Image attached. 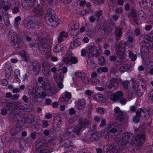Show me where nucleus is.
I'll return each instance as SVG.
<instances>
[{
	"label": "nucleus",
	"instance_id": "nucleus-1",
	"mask_svg": "<svg viewBox=\"0 0 153 153\" xmlns=\"http://www.w3.org/2000/svg\"><path fill=\"white\" fill-rule=\"evenodd\" d=\"M79 123L74 128L69 127L66 130L64 135L66 138H72L75 133L78 135L79 134V131L82 128L88 127L90 125V121L86 118L81 117L79 119Z\"/></svg>",
	"mask_w": 153,
	"mask_h": 153
},
{
	"label": "nucleus",
	"instance_id": "nucleus-2",
	"mask_svg": "<svg viewBox=\"0 0 153 153\" xmlns=\"http://www.w3.org/2000/svg\"><path fill=\"white\" fill-rule=\"evenodd\" d=\"M135 131L137 134L134 140V146L137 149H140L145 140V131L141 128L135 129Z\"/></svg>",
	"mask_w": 153,
	"mask_h": 153
},
{
	"label": "nucleus",
	"instance_id": "nucleus-3",
	"mask_svg": "<svg viewBox=\"0 0 153 153\" xmlns=\"http://www.w3.org/2000/svg\"><path fill=\"white\" fill-rule=\"evenodd\" d=\"M54 11L51 9H48L45 14V20L47 23L52 27H55L59 23V20L53 15Z\"/></svg>",
	"mask_w": 153,
	"mask_h": 153
},
{
	"label": "nucleus",
	"instance_id": "nucleus-4",
	"mask_svg": "<svg viewBox=\"0 0 153 153\" xmlns=\"http://www.w3.org/2000/svg\"><path fill=\"white\" fill-rule=\"evenodd\" d=\"M8 37L13 42V45L15 48H19L21 47L22 43L20 37H18L15 31L12 30H10L8 34Z\"/></svg>",
	"mask_w": 153,
	"mask_h": 153
},
{
	"label": "nucleus",
	"instance_id": "nucleus-5",
	"mask_svg": "<svg viewBox=\"0 0 153 153\" xmlns=\"http://www.w3.org/2000/svg\"><path fill=\"white\" fill-rule=\"evenodd\" d=\"M47 143L42 140H37L36 143V153H50V152L46 149L47 147Z\"/></svg>",
	"mask_w": 153,
	"mask_h": 153
},
{
	"label": "nucleus",
	"instance_id": "nucleus-6",
	"mask_svg": "<svg viewBox=\"0 0 153 153\" xmlns=\"http://www.w3.org/2000/svg\"><path fill=\"white\" fill-rule=\"evenodd\" d=\"M61 122V119L59 116L55 118L53 121V126L51 128V130L55 132L59 131L61 129L60 125Z\"/></svg>",
	"mask_w": 153,
	"mask_h": 153
},
{
	"label": "nucleus",
	"instance_id": "nucleus-7",
	"mask_svg": "<svg viewBox=\"0 0 153 153\" xmlns=\"http://www.w3.org/2000/svg\"><path fill=\"white\" fill-rule=\"evenodd\" d=\"M121 137L125 140L128 141V142L129 143L130 145L134 146L135 137L132 134L128 133H124L122 134Z\"/></svg>",
	"mask_w": 153,
	"mask_h": 153
},
{
	"label": "nucleus",
	"instance_id": "nucleus-8",
	"mask_svg": "<svg viewBox=\"0 0 153 153\" xmlns=\"http://www.w3.org/2000/svg\"><path fill=\"white\" fill-rule=\"evenodd\" d=\"M34 7V9L32 10V14L34 16L37 17H40L42 16L44 12L43 7Z\"/></svg>",
	"mask_w": 153,
	"mask_h": 153
},
{
	"label": "nucleus",
	"instance_id": "nucleus-9",
	"mask_svg": "<svg viewBox=\"0 0 153 153\" xmlns=\"http://www.w3.org/2000/svg\"><path fill=\"white\" fill-rule=\"evenodd\" d=\"M115 115L117 119L120 122L124 121V117L123 112L120 110L119 107H117L114 110Z\"/></svg>",
	"mask_w": 153,
	"mask_h": 153
},
{
	"label": "nucleus",
	"instance_id": "nucleus-10",
	"mask_svg": "<svg viewBox=\"0 0 153 153\" xmlns=\"http://www.w3.org/2000/svg\"><path fill=\"white\" fill-rule=\"evenodd\" d=\"M32 69L35 75L39 74L40 69V64L37 62L34 61L31 62Z\"/></svg>",
	"mask_w": 153,
	"mask_h": 153
},
{
	"label": "nucleus",
	"instance_id": "nucleus-11",
	"mask_svg": "<svg viewBox=\"0 0 153 153\" xmlns=\"http://www.w3.org/2000/svg\"><path fill=\"white\" fill-rule=\"evenodd\" d=\"M71 98V95L70 93L67 92H65L60 97L59 100L60 102L68 103Z\"/></svg>",
	"mask_w": 153,
	"mask_h": 153
},
{
	"label": "nucleus",
	"instance_id": "nucleus-12",
	"mask_svg": "<svg viewBox=\"0 0 153 153\" xmlns=\"http://www.w3.org/2000/svg\"><path fill=\"white\" fill-rule=\"evenodd\" d=\"M127 45V43L126 42L123 40L120 41L117 46L118 53H120L121 54L124 55Z\"/></svg>",
	"mask_w": 153,
	"mask_h": 153
},
{
	"label": "nucleus",
	"instance_id": "nucleus-13",
	"mask_svg": "<svg viewBox=\"0 0 153 153\" xmlns=\"http://www.w3.org/2000/svg\"><path fill=\"white\" fill-rule=\"evenodd\" d=\"M53 75L54 79L57 82H62L63 80L64 75L61 71H57Z\"/></svg>",
	"mask_w": 153,
	"mask_h": 153
},
{
	"label": "nucleus",
	"instance_id": "nucleus-14",
	"mask_svg": "<svg viewBox=\"0 0 153 153\" xmlns=\"http://www.w3.org/2000/svg\"><path fill=\"white\" fill-rule=\"evenodd\" d=\"M61 145L65 147L66 149V150L71 151L72 150L73 145H71V143L68 140H61Z\"/></svg>",
	"mask_w": 153,
	"mask_h": 153
},
{
	"label": "nucleus",
	"instance_id": "nucleus-15",
	"mask_svg": "<svg viewBox=\"0 0 153 153\" xmlns=\"http://www.w3.org/2000/svg\"><path fill=\"white\" fill-rule=\"evenodd\" d=\"M33 21L27 18L25 19L23 24L24 26L28 29L33 28Z\"/></svg>",
	"mask_w": 153,
	"mask_h": 153
},
{
	"label": "nucleus",
	"instance_id": "nucleus-16",
	"mask_svg": "<svg viewBox=\"0 0 153 153\" xmlns=\"http://www.w3.org/2000/svg\"><path fill=\"white\" fill-rule=\"evenodd\" d=\"M128 142V141L125 140L123 139V138L121 137L118 140V145L122 147V149L124 148H128L131 145L130 143Z\"/></svg>",
	"mask_w": 153,
	"mask_h": 153
},
{
	"label": "nucleus",
	"instance_id": "nucleus-17",
	"mask_svg": "<svg viewBox=\"0 0 153 153\" xmlns=\"http://www.w3.org/2000/svg\"><path fill=\"white\" fill-rule=\"evenodd\" d=\"M123 95V94L121 91H118L111 96V99L113 101L116 102L122 97Z\"/></svg>",
	"mask_w": 153,
	"mask_h": 153
},
{
	"label": "nucleus",
	"instance_id": "nucleus-18",
	"mask_svg": "<svg viewBox=\"0 0 153 153\" xmlns=\"http://www.w3.org/2000/svg\"><path fill=\"white\" fill-rule=\"evenodd\" d=\"M111 150L110 151H107L106 153H108V152L110 153H117L118 152H119L120 149H122V147L118 145V144L116 145H113L111 146Z\"/></svg>",
	"mask_w": 153,
	"mask_h": 153
},
{
	"label": "nucleus",
	"instance_id": "nucleus-19",
	"mask_svg": "<svg viewBox=\"0 0 153 153\" xmlns=\"http://www.w3.org/2000/svg\"><path fill=\"white\" fill-rule=\"evenodd\" d=\"M76 75L79 77H80L82 82L85 83H87L89 80L87 76L84 73L80 72V73H76Z\"/></svg>",
	"mask_w": 153,
	"mask_h": 153
},
{
	"label": "nucleus",
	"instance_id": "nucleus-20",
	"mask_svg": "<svg viewBox=\"0 0 153 153\" xmlns=\"http://www.w3.org/2000/svg\"><path fill=\"white\" fill-rule=\"evenodd\" d=\"M11 4L9 2L2 1L0 3V5L1 8L6 12L7 10H9L11 6Z\"/></svg>",
	"mask_w": 153,
	"mask_h": 153
},
{
	"label": "nucleus",
	"instance_id": "nucleus-21",
	"mask_svg": "<svg viewBox=\"0 0 153 153\" xmlns=\"http://www.w3.org/2000/svg\"><path fill=\"white\" fill-rule=\"evenodd\" d=\"M81 39L80 38H76L74 41L72 42L70 45L71 49H73L74 48L79 46L81 44Z\"/></svg>",
	"mask_w": 153,
	"mask_h": 153
},
{
	"label": "nucleus",
	"instance_id": "nucleus-22",
	"mask_svg": "<svg viewBox=\"0 0 153 153\" xmlns=\"http://www.w3.org/2000/svg\"><path fill=\"white\" fill-rule=\"evenodd\" d=\"M115 39L117 42L120 39V38L122 35V29L118 27H116L115 28Z\"/></svg>",
	"mask_w": 153,
	"mask_h": 153
},
{
	"label": "nucleus",
	"instance_id": "nucleus-23",
	"mask_svg": "<svg viewBox=\"0 0 153 153\" xmlns=\"http://www.w3.org/2000/svg\"><path fill=\"white\" fill-rule=\"evenodd\" d=\"M118 85V80L116 79L112 78L110 80V84L108 87V88L111 89L113 87H117Z\"/></svg>",
	"mask_w": 153,
	"mask_h": 153
},
{
	"label": "nucleus",
	"instance_id": "nucleus-24",
	"mask_svg": "<svg viewBox=\"0 0 153 153\" xmlns=\"http://www.w3.org/2000/svg\"><path fill=\"white\" fill-rule=\"evenodd\" d=\"M123 55L121 54L120 53H118V57H117L115 62V64L116 65L119 66L121 65L124 58Z\"/></svg>",
	"mask_w": 153,
	"mask_h": 153
},
{
	"label": "nucleus",
	"instance_id": "nucleus-25",
	"mask_svg": "<svg viewBox=\"0 0 153 153\" xmlns=\"http://www.w3.org/2000/svg\"><path fill=\"white\" fill-rule=\"evenodd\" d=\"M86 103L84 99H81L79 100L77 103V107L79 110H82L85 107Z\"/></svg>",
	"mask_w": 153,
	"mask_h": 153
},
{
	"label": "nucleus",
	"instance_id": "nucleus-26",
	"mask_svg": "<svg viewBox=\"0 0 153 153\" xmlns=\"http://www.w3.org/2000/svg\"><path fill=\"white\" fill-rule=\"evenodd\" d=\"M2 16L4 23L7 26H9L10 25L9 18L7 15V12L6 11H3Z\"/></svg>",
	"mask_w": 153,
	"mask_h": 153
},
{
	"label": "nucleus",
	"instance_id": "nucleus-27",
	"mask_svg": "<svg viewBox=\"0 0 153 153\" xmlns=\"http://www.w3.org/2000/svg\"><path fill=\"white\" fill-rule=\"evenodd\" d=\"M32 99L35 102H38V98H40V94L35 90H33L31 92Z\"/></svg>",
	"mask_w": 153,
	"mask_h": 153
},
{
	"label": "nucleus",
	"instance_id": "nucleus-28",
	"mask_svg": "<svg viewBox=\"0 0 153 153\" xmlns=\"http://www.w3.org/2000/svg\"><path fill=\"white\" fill-rule=\"evenodd\" d=\"M131 68V65L130 64H126L123 66L120 67L119 71L121 73H123L124 72L129 70Z\"/></svg>",
	"mask_w": 153,
	"mask_h": 153
},
{
	"label": "nucleus",
	"instance_id": "nucleus-29",
	"mask_svg": "<svg viewBox=\"0 0 153 153\" xmlns=\"http://www.w3.org/2000/svg\"><path fill=\"white\" fill-rule=\"evenodd\" d=\"M69 31L71 36L73 38L77 36L79 33V30L76 28V27H73V28H71Z\"/></svg>",
	"mask_w": 153,
	"mask_h": 153
},
{
	"label": "nucleus",
	"instance_id": "nucleus-30",
	"mask_svg": "<svg viewBox=\"0 0 153 153\" xmlns=\"http://www.w3.org/2000/svg\"><path fill=\"white\" fill-rule=\"evenodd\" d=\"M32 0H25L22 3V6L25 7H32L34 6V1L32 2Z\"/></svg>",
	"mask_w": 153,
	"mask_h": 153
},
{
	"label": "nucleus",
	"instance_id": "nucleus-31",
	"mask_svg": "<svg viewBox=\"0 0 153 153\" xmlns=\"http://www.w3.org/2000/svg\"><path fill=\"white\" fill-rule=\"evenodd\" d=\"M45 0H34V6L35 7H43Z\"/></svg>",
	"mask_w": 153,
	"mask_h": 153
},
{
	"label": "nucleus",
	"instance_id": "nucleus-32",
	"mask_svg": "<svg viewBox=\"0 0 153 153\" xmlns=\"http://www.w3.org/2000/svg\"><path fill=\"white\" fill-rule=\"evenodd\" d=\"M38 82L41 84L40 87L43 89H45L46 88L47 84L46 82L43 80V78L42 77H39L38 80Z\"/></svg>",
	"mask_w": 153,
	"mask_h": 153
},
{
	"label": "nucleus",
	"instance_id": "nucleus-33",
	"mask_svg": "<svg viewBox=\"0 0 153 153\" xmlns=\"http://www.w3.org/2000/svg\"><path fill=\"white\" fill-rule=\"evenodd\" d=\"M63 47L61 44L57 45L53 49L54 52L56 53H58L62 51Z\"/></svg>",
	"mask_w": 153,
	"mask_h": 153
},
{
	"label": "nucleus",
	"instance_id": "nucleus-34",
	"mask_svg": "<svg viewBox=\"0 0 153 153\" xmlns=\"http://www.w3.org/2000/svg\"><path fill=\"white\" fill-rule=\"evenodd\" d=\"M11 135L10 139L12 141H16L19 138V135L17 134V132L14 133L11 131Z\"/></svg>",
	"mask_w": 153,
	"mask_h": 153
},
{
	"label": "nucleus",
	"instance_id": "nucleus-35",
	"mask_svg": "<svg viewBox=\"0 0 153 153\" xmlns=\"http://www.w3.org/2000/svg\"><path fill=\"white\" fill-rule=\"evenodd\" d=\"M20 71L18 69L16 70L14 72L15 78L16 81L19 83L20 82V80L19 77L20 76Z\"/></svg>",
	"mask_w": 153,
	"mask_h": 153
},
{
	"label": "nucleus",
	"instance_id": "nucleus-36",
	"mask_svg": "<svg viewBox=\"0 0 153 153\" xmlns=\"http://www.w3.org/2000/svg\"><path fill=\"white\" fill-rule=\"evenodd\" d=\"M96 100L100 102H103L105 101V99L104 97L103 96L102 94L98 95L96 97Z\"/></svg>",
	"mask_w": 153,
	"mask_h": 153
},
{
	"label": "nucleus",
	"instance_id": "nucleus-37",
	"mask_svg": "<svg viewBox=\"0 0 153 153\" xmlns=\"http://www.w3.org/2000/svg\"><path fill=\"white\" fill-rule=\"evenodd\" d=\"M4 104V106L5 108L8 110L10 111L12 109L13 107V104L12 103L6 102L3 103Z\"/></svg>",
	"mask_w": 153,
	"mask_h": 153
},
{
	"label": "nucleus",
	"instance_id": "nucleus-38",
	"mask_svg": "<svg viewBox=\"0 0 153 153\" xmlns=\"http://www.w3.org/2000/svg\"><path fill=\"white\" fill-rule=\"evenodd\" d=\"M119 125L114 121H111L109 123L108 129L115 127H119Z\"/></svg>",
	"mask_w": 153,
	"mask_h": 153
},
{
	"label": "nucleus",
	"instance_id": "nucleus-39",
	"mask_svg": "<svg viewBox=\"0 0 153 153\" xmlns=\"http://www.w3.org/2000/svg\"><path fill=\"white\" fill-rule=\"evenodd\" d=\"M36 35L38 39L40 40V45L41 46H42V44H45V42H46L45 40L43 38L44 37L42 36H40V34L39 33H38Z\"/></svg>",
	"mask_w": 153,
	"mask_h": 153
},
{
	"label": "nucleus",
	"instance_id": "nucleus-40",
	"mask_svg": "<svg viewBox=\"0 0 153 153\" xmlns=\"http://www.w3.org/2000/svg\"><path fill=\"white\" fill-rule=\"evenodd\" d=\"M124 89L127 90L130 86V83L128 81H123L122 83Z\"/></svg>",
	"mask_w": 153,
	"mask_h": 153
},
{
	"label": "nucleus",
	"instance_id": "nucleus-41",
	"mask_svg": "<svg viewBox=\"0 0 153 153\" xmlns=\"http://www.w3.org/2000/svg\"><path fill=\"white\" fill-rule=\"evenodd\" d=\"M144 114L145 113V111L143 110L142 108H140L138 109L136 112V116H139L140 117H141L142 115V114Z\"/></svg>",
	"mask_w": 153,
	"mask_h": 153
},
{
	"label": "nucleus",
	"instance_id": "nucleus-42",
	"mask_svg": "<svg viewBox=\"0 0 153 153\" xmlns=\"http://www.w3.org/2000/svg\"><path fill=\"white\" fill-rule=\"evenodd\" d=\"M105 61L103 56H100L98 60V63L100 65H103Z\"/></svg>",
	"mask_w": 153,
	"mask_h": 153
},
{
	"label": "nucleus",
	"instance_id": "nucleus-43",
	"mask_svg": "<svg viewBox=\"0 0 153 153\" xmlns=\"http://www.w3.org/2000/svg\"><path fill=\"white\" fill-rule=\"evenodd\" d=\"M95 48V44L94 43H92L91 45L89 46L88 48V50L89 51V52H93L94 49Z\"/></svg>",
	"mask_w": 153,
	"mask_h": 153
},
{
	"label": "nucleus",
	"instance_id": "nucleus-44",
	"mask_svg": "<svg viewBox=\"0 0 153 153\" xmlns=\"http://www.w3.org/2000/svg\"><path fill=\"white\" fill-rule=\"evenodd\" d=\"M91 81L92 83L95 85L96 83L95 77H96V72L94 71L91 74Z\"/></svg>",
	"mask_w": 153,
	"mask_h": 153
},
{
	"label": "nucleus",
	"instance_id": "nucleus-45",
	"mask_svg": "<svg viewBox=\"0 0 153 153\" xmlns=\"http://www.w3.org/2000/svg\"><path fill=\"white\" fill-rule=\"evenodd\" d=\"M129 56L131 58L132 61H135L137 58V56L135 54H134L132 52L129 51Z\"/></svg>",
	"mask_w": 153,
	"mask_h": 153
},
{
	"label": "nucleus",
	"instance_id": "nucleus-46",
	"mask_svg": "<svg viewBox=\"0 0 153 153\" xmlns=\"http://www.w3.org/2000/svg\"><path fill=\"white\" fill-rule=\"evenodd\" d=\"M132 80L133 81L134 83L133 86L131 88V89L132 91H134V93H135L136 91L137 90V88L138 87L137 85H135V84H134V80H135V79L133 78L132 79Z\"/></svg>",
	"mask_w": 153,
	"mask_h": 153
},
{
	"label": "nucleus",
	"instance_id": "nucleus-47",
	"mask_svg": "<svg viewBox=\"0 0 153 153\" xmlns=\"http://www.w3.org/2000/svg\"><path fill=\"white\" fill-rule=\"evenodd\" d=\"M33 23L34 24V27L35 25L40 26L42 23V21L39 20L38 19H35L34 21H33Z\"/></svg>",
	"mask_w": 153,
	"mask_h": 153
},
{
	"label": "nucleus",
	"instance_id": "nucleus-48",
	"mask_svg": "<svg viewBox=\"0 0 153 153\" xmlns=\"http://www.w3.org/2000/svg\"><path fill=\"white\" fill-rule=\"evenodd\" d=\"M56 93V88L55 87H53L49 90V93L51 95L55 94Z\"/></svg>",
	"mask_w": 153,
	"mask_h": 153
},
{
	"label": "nucleus",
	"instance_id": "nucleus-49",
	"mask_svg": "<svg viewBox=\"0 0 153 153\" xmlns=\"http://www.w3.org/2000/svg\"><path fill=\"white\" fill-rule=\"evenodd\" d=\"M21 131V127H16L12 129L11 131L13 133L17 132V134L19 135L18 132Z\"/></svg>",
	"mask_w": 153,
	"mask_h": 153
},
{
	"label": "nucleus",
	"instance_id": "nucleus-50",
	"mask_svg": "<svg viewBox=\"0 0 153 153\" xmlns=\"http://www.w3.org/2000/svg\"><path fill=\"white\" fill-rule=\"evenodd\" d=\"M70 64H76L78 62V60L76 57H72L70 59Z\"/></svg>",
	"mask_w": 153,
	"mask_h": 153
},
{
	"label": "nucleus",
	"instance_id": "nucleus-51",
	"mask_svg": "<svg viewBox=\"0 0 153 153\" xmlns=\"http://www.w3.org/2000/svg\"><path fill=\"white\" fill-rule=\"evenodd\" d=\"M90 139L91 142H93L96 140V134L95 132L94 131V133H92L91 134V136L90 137Z\"/></svg>",
	"mask_w": 153,
	"mask_h": 153
},
{
	"label": "nucleus",
	"instance_id": "nucleus-52",
	"mask_svg": "<svg viewBox=\"0 0 153 153\" xmlns=\"http://www.w3.org/2000/svg\"><path fill=\"white\" fill-rule=\"evenodd\" d=\"M12 67L10 62L6 63L5 67V70H11Z\"/></svg>",
	"mask_w": 153,
	"mask_h": 153
},
{
	"label": "nucleus",
	"instance_id": "nucleus-53",
	"mask_svg": "<svg viewBox=\"0 0 153 153\" xmlns=\"http://www.w3.org/2000/svg\"><path fill=\"white\" fill-rule=\"evenodd\" d=\"M102 53V50L101 49L100 46L98 45V47H96V56L101 54Z\"/></svg>",
	"mask_w": 153,
	"mask_h": 153
},
{
	"label": "nucleus",
	"instance_id": "nucleus-54",
	"mask_svg": "<svg viewBox=\"0 0 153 153\" xmlns=\"http://www.w3.org/2000/svg\"><path fill=\"white\" fill-rule=\"evenodd\" d=\"M148 99L151 102L153 101V91H151L148 94Z\"/></svg>",
	"mask_w": 153,
	"mask_h": 153
},
{
	"label": "nucleus",
	"instance_id": "nucleus-55",
	"mask_svg": "<svg viewBox=\"0 0 153 153\" xmlns=\"http://www.w3.org/2000/svg\"><path fill=\"white\" fill-rule=\"evenodd\" d=\"M147 68L149 69H151L153 68V62H146Z\"/></svg>",
	"mask_w": 153,
	"mask_h": 153
},
{
	"label": "nucleus",
	"instance_id": "nucleus-56",
	"mask_svg": "<svg viewBox=\"0 0 153 153\" xmlns=\"http://www.w3.org/2000/svg\"><path fill=\"white\" fill-rule=\"evenodd\" d=\"M62 62L63 64H70V61L68 57L64 58L63 59Z\"/></svg>",
	"mask_w": 153,
	"mask_h": 153
},
{
	"label": "nucleus",
	"instance_id": "nucleus-57",
	"mask_svg": "<svg viewBox=\"0 0 153 153\" xmlns=\"http://www.w3.org/2000/svg\"><path fill=\"white\" fill-rule=\"evenodd\" d=\"M41 47L43 49H49L50 47V46L48 44V43L46 42H45V44H42Z\"/></svg>",
	"mask_w": 153,
	"mask_h": 153
},
{
	"label": "nucleus",
	"instance_id": "nucleus-58",
	"mask_svg": "<svg viewBox=\"0 0 153 153\" xmlns=\"http://www.w3.org/2000/svg\"><path fill=\"white\" fill-rule=\"evenodd\" d=\"M96 111L98 113L100 114H102L104 113V109L101 108H96Z\"/></svg>",
	"mask_w": 153,
	"mask_h": 153
},
{
	"label": "nucleus",
	"instance_id": "nucleus-59",
	"mask_svg": "<svg viewBox=\"0 0 153 153\" xmlns=\"http://www.w3.org/2000/svg\"><path fill=\"white\" fill-rule=\"evenodd\" d=\"M115 12L118 14H122L123 13V9L121 7L116 9L115 10Z\"/></svg>",
	"mask_w": 153,
	"mask_h": 153
},
{
	"label": "nucleus",
	"instance_id": "nucleus-60",
	"mask_svg": "<svg viewBox=\"0 0 153 153\" xmlns=\"http://www.w3.org/2000/svg\"><path fill=\"white\" fill-rule=\"evenodd\" d=\"M144 15L145 14H144L142 10H140L138 12V17H139L140 18V17L143 18L144 17Z\"/></svg>",
	"mask_w": 153,
	"mask_h": 153
},
{
	"label": "nucleus",
	"instance_id": "nucleus-61",
	"mask_svg": "<svg viewBox=\"0 0 153 153\" xmlns=\"http://www.w3.org/2000/svg\"><path fill=\"white\" fill-rule=\"evenodd\" d=\"M141 117H140L139 116H134L133 118V120L134 122L136 123H138L140 120V118Z\"/></svg>",
	"mask_w": 153,
	"mask_h": 153
},
{
	"label": "nucleus",
	"instance_id": "nucleus-62",
	"mask_svg": "<svg viewBox=\"0 0 153 153\" xmlns=\"http://www.w3.org/2000/svg\"><path fill=\"white\" fill-rule=\"evenodd\" d=\"M118 101H119L122 104L124 105L127 102V100L123 97L120 99Z\"/></svg>",
	"mask_w": 153,
	"mask_h": 153
},
{
	"label": "nucleus",
	"instance_id": "nucleus-63",
	"mask_svg": "<svg viewBox=\"0 0 153 153\" xmlns=\"http://www.w3.org/2000/svg\"><path fill=\"white\" fill-rule=\"evenodd\" d=\"M128 41L131 43H134L135 40L134 38L131 37L130 36H128Z\"/></svg>",
	"mask_w": 153,
	"mask_h": 153
},
{
	"label": "nucleus",
	"instance_id": "nucleus-64",
	"mask_svg": "<svg viewBox=\"0 0 153 153\" xmlns=\"http://www.w3.org/2000/svg\"><path fill=\"white\" fill-rule=\"evenodd\" d=\"M48 125V121L45 120H43L42 121V126L44 128L47 127Z\"/></svg>",
	"mask_w": 153,
	"mask_h": 153
}]
</instances>
